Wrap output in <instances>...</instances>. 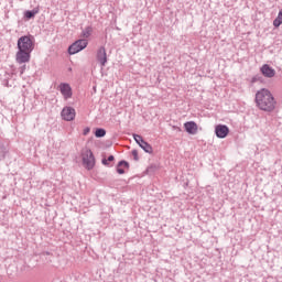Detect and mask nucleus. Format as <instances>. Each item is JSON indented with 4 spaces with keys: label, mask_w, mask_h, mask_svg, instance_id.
<instances>
[{
    "label": "nucleus",
    "mask_w": 282,
    "mask_h": 282,
    "mask_svg": "<svg viewBox=\"0 0 282 282\" xmlns=\"http://www.w3.org/2000/svg\"><path fill=\"white\" fill-rule=\"evenodd\" d=\"M105 135H107V130L102 129V128H98L95 131V137L96 138H105Z\"/></svg>",
    "instance_id": "obj_16"
},
{
    "label": "nucleus",
    "mask_w": 282,
    "mask_h": 282,
    "mask_svg": "<svg viewBox=\"0 0 282 282\" xmlns=\"http://www.w3.org/2000/svg\"><path fill=\"white\" fill-rule=\"evenodd\" d=\"M153 169H155V165H151L150 167H148V171L151 172Z\"/></svg>",
    "instance_id": "obj_24"
},
{
    "label": "nucleus",
    "mask_w": 282,
    "mask_h": 282,
    "mask_svg": "<svg viewBox=\"0 0 282 282\" xmlns=\"http://www.w3.org/2000/svg\"><path fill=\"white\" fill-rule=\"evenodd\" d=\"M87 133H89V128H86V129L84 130V135H87Z\"/></svg>",
    "instance_id": "obj_23"
},
{
    "label": "nucleus",
    "mask_w": 282,
    "mask_h": 282,
    "mask_svg": "<svg viewBox=\"0 0 282 282\" xmlns=\"http://www.w3.org/2000/svg\"><path fill=\"white\" fill-rule=\"evenodd\" d=\"M133 138L137 144H139V147H141L142 142H144V139L140 134H133Z\"/></svg>",
    "instance_id": "obj_19"
},
{
    "label": "nucleus",
    "mask_w": 282,
    "mask_h": 282,
    "mask_svg": "<svg viewBox=\"0 0 282 282\" xmlns=\"http://www.w3.org/2000/svg\"><path fill=\"white\" fill-rule=\"evenodd\" d=\"M185 131L189 133V135H196L197 133V123L195 121H187L184 123Z\"/></svg>",
    "instance_id": "obj_10"
},
{
    "label": "nucleus",
    "mask_w": 282,
    "mask_h": 282,
    "mask_svg": "<svg viewBox=\"0 0 282 282\" xmlns=\"http://www.w3.org/2000/svg\"><path fill=\"white\" fill-rule=\"evenodd\" d=\"M251 83L254 84V83H263V77L261 75H254L252 78H251Z\"/></svg>",
    "instance_id": "obj_18"
},
{
    "label": "nucleus",
    "mask_w": 282,
    "mask_h": 282,
    "mask_svg": "<svg viewBox=\"0 0 282 282\" xmlns=\"http://www.w3.org/2000/svg\"><path fill=\"white\" fill-rule=\"evenodd\" d=\"M96 57L101 67L107 65V50H105V46L98 48Z\"/></svg>",
    "instance_id": "obj_6"
},
{
    "label": "nucleus",
    "mask_w": 282,
    "mask_h": 282,
    "mask_svg": "<svg viewBox=\"0 0 282 282\" xmlns=\"http://www.w3.org/2000/svg\"><path fill=\"white\" fill-rule=\"evenodd\" d=\"M88 44L89 42L85 39L77 40L68 47V54H78V52H83Z\"/></svg>",
    "instance_id": "obj_4"
},
{
    "label": "nucleus",
    "mask_w": 282,
    "mask_h": 282,
    "mask_svg": "<svg viewBox=\"0 0 282 282\" xmlns=\"http://www.w3.org/2000/svg\"><path fill=\"white\" fill-rule=\"evenodd\" d=\"M123 167V169H122ZM124 169L129 170V162L127 161H120L117 164V173H119V175H124Z\"/></svg>",
    "instance_id": "obj_11"
},
{
    "label": "nucleus",
    "mask_w": 282,
    "mask_h": 282,
    "mask_svg": "<svg viewBox=\"0 0 282 282\" xmlns=\"http://www.w3.org/2000/svg\"><path fill=\"white\" fill-rule=\"evenodd\" d=\"M36 14H39V9H33V10H28L24 13L25 19H34V17H36Z\"/></svg>",
    "instance_id": "obj_14"
},
{
    "label": "nucleus",
    "mask_w": 282,
    "mask_h": 282,
    "mask_svg": "<svg viewBox=\"0 0 282 282\" xmlns=\"http://www.w3.org/2000/svg\"><path fill=\"white\" fill-rule=\"evenodd\" d=\"M7 153H8V150L6 149V145L0 144V160H6Z\"/></svg>",
    "instance_id": "obj_17"
},
{
    "label": "nucleus",
    "mask_w": 282,
    "mask_h": 282,
    "mask_svg": "<svg viewBox=\"0 0 282 282\" xmlns=\"http://www.w3.org/2000/svg\"><path fill=\"white\" fill-rule=\"evenodd\" d=\"M260 70L265 78H274V76H276V70H274V68L268 64L262 65Z\"/></svg>",
    "instance_id": "obj_7"
},
{
    "label": "nucleus",
    "mask_w": 282,
    "mask_h": 282,
    "mask_svg": "<svg viewBox=\"0 0 282 282\" xmlns=\"http://www.w3.org/2000/svg\"><path fill=\"white\" fill-rule=\"evenodd\" d=\"M59 91L62 96L65 98V100H68V98H72V86H69V84H61Z\"/></svg>",
    "instance_id": "obj_9"
},
{
    "label": "nucleus",
    "mask_w": 282,
    "mask_h": 282,
    "mask_svg": "<svg viewBox=\"0 0 282 282\" xmlns=\"http://www.w3.org/2000/svg\"><path fill=\"white\" fill-rule=\"evenodd\" d=\"M256 105L261 111H274L276 99H274V96H272L270 90L262 88L256 94Z\"/></svg>",
    "instance_id": "obj_2"
},
{
    "label": "nucleus",
    "mask_w": 282,
    "mask_h": 282,
    "mask_svg": "<svg viewBox=\"0 0 282 282\" xmlns=\"http://www.w3.org/2000/svg\"><path fill=\"white\" fill-rule=\"evenodd\" d=\"M94 32V28H91V26H86L84 30H83V32H82V34H80V36H82V39H89L90 36H91V33Z\"/></svg>",
    "instance_id": "obj_12"
},
{
    "label": "nucleus",
    "mask_w": 282,
    "mask_h": 282,
    "mask_svg": "<svg viewBox=\"0 0 282 282\" xmlns=\"http://www.w3.org/2000/svg\"><path fill=\"white\" fill-rule=\"evenodd\" d=\"M282 24V10L279 11L276 19L273 21L274 28H280Z\"/></svg>",
    "instance_id": "obj_15"
},
{
    "label": "nucleus",
    "mask_w": 282,
    "mask_h": 282,
    "mask_svg": "<svg viewBox=\"0 0 282 282\" xmlns=\"http://www.w3.org/2000/svg\"><path fill=\"white\" fill-rule=\"evenodd\" d=\"M132 155H133V159L135 160V162H138V160H140V158L138 156V150H132Z\"/></svg>",
    "instance_id": "obj_20"
},
{
    "label": "nucleus",
    "mask_w": 282,
    "mask_h": 282,
    "mask_svg": "<svg viewBox=\"0 0 282 282\" xmlns=\"http://www.w3.org/2000/svg\"><path fill=\"white\" fill-rule=\"evenodd\" d=\"M61 115L63 120H66V122H72V120L76 118V109L73 107H64Z\"/></svg>",
    "instance_id": "obj_5"
},
{
    "label": "nucleus",
    "mask_w": 282,
    "mask_h": 282,
    "mask_svg": "<svg viewBox=\"0 0 282 282\" xmlns=\"http://www.w3.org/2000/svg\"><path fill=\"white\" fill-rule=\"evenodd\" d=\"M215 133L218 138L224 139L230 133V129L226 124H218L215 128Z\"/></svg>",
    "instance_id": "obj_8"
},
{
    "label": "nucleus",
    "mask_w": 282,
    "mask_h": 282,
    "mask_svg": "<svg viewBox=\"0 0 282 282\" xmlns=\"http://www.w3.org/2000/svg\"><path fill=\"white\" fill-rule=\"evenodd\" d=\"M101 164H104V166H109V161L107 159H102Z\"/></svg>",
    "instance_id": "obj_21"
},
{
    "label": "nucleus",
    "mask_w": 282,
    "mask_h": 282,
    "mask_svg": "<svg viewBox=\"0 0 282 282\" xmlns=\"http://www.w3.org/2000/svg\"><path fill=\"white\" fill-rule=\"evenodd\" d=\"M145 153H153V147L149 142L143 141L140 145Z\"/></svg>",
    "instance_id": "obj_13"
},
{
    "label": "nucleus",
    "mask_w": 282,
    "mask_h": 282,
    "mask_svg": "<svg viewBox=\"0 0 282 282\" xmlns=\"http://www.w3.org/2000/svg\"><path fill=\"white\" fill-rule=\"evenodd\" d=\"M83 165L87 171H91L96 166V156L91 150L86 149L82 152Z\"/></svg>",
    "instance_id": "obj_3"
},
{
    "label": "nucleus",
    "mask_w": 282,
    "mask_h": 282,
    "mask_svg": "<svg viewBox=\"0 0 282 282\" xmlns=\"http://www.w3.org/2000/svg\"><path fill=\"white\" fill-rule=\"evenodd\" d=\"M108 162H113V160H115V158H113V155H110V156H108Z\"/></svg>",
    "instance_id": "obj_22"
},
{
    "label": "nucleus",
    "mask_w": 282,
    "mask_h": 282,
    "mask_svg": "<svg viewBox=\"0 0 282 282\" xmlns=\"http://www.w3.org/2000/svg\"><path fill=\"white\" fill-rule=\"evenodd\" d=\"M32 52H34V39L28 35L19 37L18 52L15 54L17 63H19V65L30 63Z\"/></svg>",
    "instance_id": "obj_1"
}]
</instances>
